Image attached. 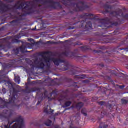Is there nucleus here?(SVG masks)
I'll list each match as a JSON object with an SVG mask.
<instances>
[{
	"mask_svg": "<svg viewBox=\"0 0 128 128\" xmlns=\"http://www.w3.org/2000/svg\"><path fill=\"white\" fill-rule=\"evenodd\" d=\"M58 2H54V0H32L30 2H18L13 7L15 10H22V12L26 14H34V10L44 8H54V10H62L64 8H68L73 12H80L86 8L84 2H78L76 0H57Z\"/></svg>",
	"mask_w": 128,
	"mask_h": 128,
	"instance_id": "nucleus-1",
	"label": "nucleus"
},
{
	"mask_svg": "<svg viewBox=\"0 0 128 128\" xmlns=\"http://www.w3.org/2000/svg\"><path fill=\"white\" fill-rule=\"evenodd\" d=\"M70 54H72V53L70 52H65L62 54L59 53L56 55L58 58H52V52H41L40 56L42 58L34 60L32 64H31V66L32 68H36L41 70L46 69V70L50 72V64L53 62L54 64L57 66H60V64H65L64 70H68L70 68V64L68 62L62 60V58H64V56H68Z\"/></svg>",
	"mask_w": 128,
	"mask_h": 128,
	"instance_id": "nucleus-2",
	"label": "nucleus"
},
{
	"mask_svg": "<svg viewBox=\"0 0 128 128\" xmlns=\"http://www.w3.org/2000/svg\"><path fill=\"white\" fill-rule=\"evenodd\" d=\"M58 95L55 93L54 91H53L52 93H50L48 94V92L47 91H46L44 94H42V98H45L50 100V98L52 97V100H55L56 98Z\"/></svg>",
	"mask_w": 128,
	"mask_h": 128,
	"instance_id": "nucleus-3",
	"label": "nucleus"
},
{
	"mask_svg": "<svg viewBox=\"0 0 128 128\" xmlns=\"http://www.w3.org/2000/svg\"><path fill=\"white\" fill-rule=\"evenodd\" d=\"M26 46L24 45H22L20 48L14 50H13V52L14 54H16V56H17L18 54H20V52L22 54H24V52H26Z\"/></svg>",
	"mask_w": 128,
	"mask_h": 128,
	"instance_id": "nucleus-4",
	"label": "nucleus"
},
{
	"mask_svg": "<svg viewBox=\"0 0 128 128\" xmlns=\"http://www.w3.org/2000/svg\"><path fill=\"white\" fill-rule=\"evenodd\" d=\"M20 38V35L19 34L14 36V38L12 36L8 37V40H9L10 44H16L18 42V40H19Z\"/></svg>",
	"mask_w": 128,
	"mask_h": 128,
	"instance_id": "nucleus-5",
	"label": "nucleus"
},
{
	"mask_svg": "<svg viewBox=\"0 0 128 128\" xmlns=\"http://www.w3.org/2000/svg\"><path fill=\"white\" fill-rule=\"evenodd\" d=\"M110 15L114 16V18H118V16H122V10H118V12H112L110 13Z\"/></svg>",
	"mask_w": 128,
	"mask_h": 128,
	"instance_id": "nucleus-6",
	"label": "nucleus"
},
{
	"mask_svg": "<svg viewBox=\"0 0 128 128\" xmlns=\"http://www.w3.org/2000/svg\"><path fill=\"white\" fill-rule=\"evenodd\" d=\"M8 10H10V8H8V6H4V7L0 6V14H4V12H8Z\"/></svg>",
	"mask_w": 128,
	"mask_h": 128,
	"instance_id": "nucleus-7",
	"label": "nucleus"
},
{
	"mask_svg": "<svg viewBox=\"0 0 128 128\" xmlns=\"http://www.w3.org/2000/svg\"><path fill=\"white\" fill-rule=\"evenodd\" d=\"M20 20H14L10 23V26H20Z\"/></svg>",
	"mask_w": 128,
	"mask_h": 128,
	"instance_id": "nucleus-8",
	"label": "nucleus"
},
{
	"mask_svg": "<svg viewBox=\"0 0 128 128\" xmlns=\"http://www.w3.org/2000/svg\"><path fill=\"white\" fill-rule=\"evenodd\" d=\"M44 112L45 114H52L54 112V110H48V108H44Z\"/></svg>",
	"mask_w": 128,
	"mask_h": 128,
	"instance_id": "nucleus-9",
	"label": "nucleus"
},
{
	"mask_svg": "<svg viewBox=\"0 0 128 128\" xmlns=\"http://www.w3.org/2000/svg\"><path fill=\"white\" fill-rule=\"evenodd\" d=\"M16 96H13V97L12 98L10 99V100L9 101V104H14V102H16Z\"/></svg>",
	"mask_w": 128,
	"mask_h": 128,
	"instance_id": "nucleus-10",
	"label": "nucleus"
},
{
	"mask_svg": "<svg viewBox=\"0 0 128 128\" xmlns=\"http://www.w3.org/2000/svg\"><path fill=\"white\" fill-rule=\"evenodd\" d=\"M92 22H88L86 23V25L85 26V28L86 30H92Z\"/></svg>",
	"mask_w": 128,
	"mask_h": 128,
	"instance_id": "nucleus-11",
	"label": "nucleus"
},
{
	"mask_svg": "<svg viewBox=\"0 0 128 128\" xmlns=\"http://www.w3.org/2000/svg\"><path fill=\"white\" fill-rule=\"evenodd\" d=\"M14 80L15 82H16V84H20V78L18 76H15Z\"/></svg>",
	"mask_w": 128,
	"mask_h": 128,
	"instance_id": "nucleus-12",
	"label": "nucleus"
},
{
	"mask_svg": "<svg viewBox=\"0 0 128 128\" xmlns=\"http://www.w3.org/2000/svg\"><path fill=\"white\" fill-rule=\"evenodd\" d=\"M88 16H90V14H84L81 16V18L88 19Z\"/></svg>",
	"mask_w": 128,
	"mask_h": 128,
	"instance_id": "nucleus-13",
	"label": "nucleus"
},
{
	"mask_svg": "<svg viewBox=\"0 0 128 128\" xmlns=\"http://www.w3.org/2000/svg\"><path fill=\"white\" fill-rule=\"evenodd\" d=\"M82 106H84V103L82 102L78 103L76 105V108H78V110H80V108H82Z\"/></svg>",
	"mask_w": 128,
	"mask_h": 128,
	"instance_id": "nucleus-14",
	"label": "nucleus"
},
{
	"mask_svg": "<svg viewBox=\"0 0 128 128\" xmlns=\"http://www.w3.org/2000/svg\"><path fill=\"white\" fill-rule=\"evenodd\" d=\"M28 90H30L28 92L30 93V92H38V88H31L28 89Z\"/></svg>",
	"mask_w": 128,
	"mask_h": 128,
	"instance_id": "nucleus-15",
	"label": "nucleus"
},
{
	"mask_svg": "<svg viewBox=\"0 0 128 128\" xmlns=\"http://www.w3.org/2000/svg\"><path fill=\"white\" fill-rule=\"evenodd\" d=\"M46 126H52V121L50 120H48L46 122H45Z\"/></svg>",
	"mask_w": 128,
	"mask_h": 128,
	"instance_id": "nucleus-16",
	"label": "nucleus"
},
{
	"mask_svg": "<svg viewBox=\"0 0 128 128\" xmlns=\"http://www.w3.org/2000/svg\"><path fill=\"white\" fill-rule=\"evenodd\" d=\"M109 4V2L107 3L105 6V8H108V10H112V6H110V5Z\"/></svg>",
	"mask_w": 128,
	"mask_h": 128,
	"instance_id": "nucleus-17",
	"label": "nucleus"
},
{
	"mask_svg": "<svg viewBox=\"0 0 128 128\" xmlns=\"http://www.w3.org/2000/svg\"><path fill=\"white\" fill-rule=\"evenodd\" d=\"M72 104V102L68 101L65 103L64 108H68V106H70Z\"/></svg>",
	"mask_w": 128,
	"mask_h": 128,
	"instance_id": "nucleus-18",
	"label": "nucleus"
},
{
	"mask_svg": "<svg viewBox=\"0 0 128 128\" xmlns=\"http://www.w3.org/2000/svg\"><path fill=\"white\" fill-rule=\"evenodd\" d=\"M82 113L84 114V116H88L86 114V108H83L82 109Z\"/></svg>",
	"mask_w": 128,
	"mask_h": 128,
	"instance_id": "nucleus-19",
	"label": "nucleus"
},
{
	"mask_svg": "<svg viewBox=\"0 0 128 128\" xmlns=\"http://www.w3.org/2000/svg\"><path fill=\"white\" fill-rule=\"evenodd\" d=\"M122 104H128V101L124 99H122Z\"/></svg>",
	"mask_w": 128,
	"mask_h": 128,
	"instance_id": "nucleus-20",
	"label": "nucleus"
},
{
	"mask_svg": "<svg viewBox=\"0 0 128 128\" xmlns=\"http://www.w3.org/2000/svg\"><path fill=\"white\" fill-rule=\"evenodd\" d=\"M99 104H100V106H104V102H99Z\"/></svg>",
	"mask_w": 128,
	"mask_h": 128,
	"instance_id": "nucleus-21",
	"label": "nucleus"
},
{
	"mask_svg": "<svg viewBox=\"0 0 128 128\" xmlns=\"http://www.w3.org/2000/svg\"><path fill=\"white\" fill-rule=\"evenodd\" d=\"M2 92L4 94H6V89H3Z\"/></svg>",
	"mask_w": 128,
	"mask_h": 128,
	"instance_id": "nucleus-22",
	"label": "nucleus"
},
{
	"mask_svg": "<svg viewBox=\"0 0 128 128\" xmlns=\"http://www.w3.org/2000/svg\"><path fill=\"white\" fill-rule=\"evenodd\" d=\"M85 22L83 21L82 22H81V24H82L81 26H80L79 28H82L84 26V24Z\"/></svg>",
	"mask_w": 128,
	"mask_h": 128,
	"instance_id": "nucleus-23",
	"label": "nucleus"
},
{
	"mask_svg": "<svg viewBox=\"0 0 128 128\" xmlns=\"http://www.w3.org/2000/svg\"><path fill=\"white\" fill-rule=\"evenodd\" d=\"M74 22H75L76 24H78V22H76V18H75L74 20Z\"/></svg>",
	"mask_w": 128,
	"mask_h": 128,
	"instance_id": "nucleus-24",
	"label": "nucleus"
},
{
	"mask_svg": "<svg viewBox=\"0 0 128 128\" xmlns=\"http://www.w3.org/2000/svg\"><path fill=\"white\" fill-rule=\"evenodd\" d=\"M120 88L121 90H123V88H124V86H120Z\"/></svg>",
	"mask_w": 128,
	"mask_h": 128,
	"instance_id": "nucleus-25",
	"label": "nucleus"
},
{
	"mask_svg": "<svg viewBox=\"0 0 128 128\" xmlns=\"http://www.w3.org/2000/svg\"><path fill=\"white\" fill-rule=\"evenodd\" d=\"M54 128H60L59 126L56 125V126H54Z\"/></svg>",
	"mask_w": 128,
	"mask_h": 128,
	"instance_id": "nucleus-26",
	"label": "nucleus"
},
{
	"mask_svg": "<svg viewBox=\"0 0 128 128\" xmlns=\"http://www.w3.org/2000/svg\"><path fill=\"white\" fill-rule=\"evenodd\" d=\"M10 2H12L14 0H8Z\"/></svg>",
	"mask_w": 128,
	"mask_h": 128,
	"instance_id": "nucleus-27",
	"label": "nucleus"
},
{
	"mask_svg": "<svg viewBox=\"0 0 128 128\" xmlns=\"http://www.w3.org/2000/svg\"><path fill=\"white\" fill-rule=\"evenodd\" d=\"M0 108H4V106H0Z\"/></svg>",
	"mask_w": 128,
	"mask_h": 128,
	"instance_id": "nucleus-28",
	"label": "nucleus"
},
{
	"mask_svg": "<svg viewBox=\"0 0 128 128\" xmlns=\"http://www.w3.org/2000/svg\"><path fill=\"white\" fill-rule=\"evenodd\" d=\"M40 104V100H38V103L37 104V106H38V104Z\"/></svg>",
	"mask_w": 128,
	"mask_h": 128,
	"instance_id": "nucleus-29",
	"label": "nucleus"
},
{
	"mask_svg": "<svg viewBox=\"0 0 128 128\" xmlns=\"http://www.w3.org/2000/svg\"><path fill=\"white\" fill-rule=\"evenodd\" d=\"M74 28H69V30H74Z\"/></svg>",
	"mask_w": 128,
	"mask_h": 128,
	"instance_id": "nucleus-30",
	"label": "nucleus"
},
{
	"mask_svg": "<svg viewBox=\"0 0 128 128\" xmlns=\"http://www.w3.org/2000/svg\"><path fill=\"white\" fill-rule=\"evenodd\" d=\"M58 113H56V114H55V116H58Z\"/></svg>",
	"mask_w": 128,
	"mask_h": 128,
	"instance_id": "nucleus-31",
	"label": "nucleus"
},
{
	"mask_svg": "<svg viewBox=\"0 0 128 128\" xmlns=\"http://www.w3.org/2000/svg\"><path fill=\"white\" fill-rule=\"evenodd\" d=\"M102 114H104V116H106V114H104V112H102Z\"/></svg>",
	"mask_w": 128,
	"mask_h": 128,
	"instance_id": "nucleus-32",
	"label": "nucleus"
},
{
	"mask_svg": "<svg viewBox=\"0 0 128 128\" xmlns=\"http://www.w3.org/2000/svg\"><path fill=\"white\" fill-rule=\"evenodd\" d=\"M68 14H73V12H69Z\"/></svg>",
	"mask_w": 128,
	"mask_h": 128,
	"instance_id": "nucleus-33",
	"label": "nucleus"
},
{
	"mask_svg": "<svg viewBox=\"0 0 128 128\" xmlns=\"http://www.w3.org/2000/svg\"><path fill=\"white\" fill-rule=\"evenodd\" d=\"M74 24H72V26H74Z\"/></svg>",
	"mask_w": 128,
	"mask_h": 128,
	"instance_id": "nucleus-34",
	"label": "nucleus"
},
{
	"mask_svg": "<svg viewBox=\"0 0 128 128\" xmlns=\"http://www.w3.org/2000/svg\"><path fill=\"white\" fill-rule=\"evenodd\" d=\"M10 86H12V83H10Z\"/></svg>",
	"mask_w": 128,
	"mask_h": 128,
	"instance_id": "nucleus-35",
	"label": "nucleus"
},
{
	"mask_svg": "<svg viewBox=\"0 0 128 128\" xmlns=\"http://www.w3.org/2000/svg\"><path fill=\"white\" fill-rule=\"evenodd\" d=\"M126 16L128 18V14L126 15Z\"/></svg>",
	"mask_w": 128,
	"mask_h": 128,
	"instance_id": "nucleus-36",
	"label": "nucleus"
},
{
	"mask_svg": "<svg viewBox=\"0 0 128 128\" xmlns=\"http://www.w3.org/2000/svg\"><path fill=\"white\" fill-rule=\"evenodd\" d=\"M3 102H4V104H6V102H4V101H3Z\"/></svg>",
	"mask_w": 128,
	"mask_h": 128,
	"instance_id": "nucleus-37",
	"label": "nucleus"
},
{
	"mask_svg": "<svg viewBox=\"0 0 128 128\" xmlns=\"http://www.w3.org/2000/svg\"><path fill=\"white\" fill-rule=\"evenodd\" d=\"M116 26H118V22L116 23Z\"/></svg>",
	"mask_w": 128,
	"mask_h": 128,
	"instance_id": "nucleus-38",
	"label": "nucleus"
},
{
	"mask_svg": "<svg viewBox=\"0 0 128 128\" xmlns=\"http://www.w3.org/2000/svg\"><path fill=\"white\" fill-rule=\"evenodd\" d=\"M99 128H102V126H100Z\"/></svg>",
	"mask_w": 128,
	"mask_h": 128,
	"instance_id": "nucleus-39",
	"label": "nucleus"
},
{
	"mask_svg": "<svg viewBox=\"0 0 128 128\" xmlns=\"http://www.w3.org/2000/svg\"><path fill=\"white\" fill-rule=\"evenodd\" d=\"M8 124H10V122L8 123Z\"/></svg>",
	"mask_w": 128,
	"mask_h": 128,
	"instance_id": "nucleus-40",
	"label": "nucleus"
},
{
	"mask_svg": "<svg viewBox=\"0 0 128 128\" xmlns=\"http://www.w3.org/2000/svg\"><path fill=\"white\" fill-rule=\"evenodd\" d=\"M50 42H48V44H50Z\"/></svg>",
	"mask_w": 128,
	"mask_h": 128,
	"instance_id": "nucleus-41",
	"label": "nucleus"
},
{
	"mask_svg": "<svg viewBox=\"0 0 128 128\" xmlns=\"http://www.w3.org/2000/svg\"><path fill=\"white\" fill-rule=\"evenodd\" d=\"M74 54H72V56H74Z\"/></svg>",
	"mask_w": 128,
	"mask_h": 128,
	"instance_id": "nucleus-42",
	"label": "nucleus"
},
{
	"mask_svg": "<svg viewBox=\"0 0 128 128\" xmlns=\"http://www.w3.org/2000/svg\"><path fill=\"white\" fill-rule=\"evenodd\" d=\"M37 94H39V93H38H38H37Z\"/></svg>",
	"mask_w": 128,
	"mask_h": 128,
	"instance_id": "nucleus-43",
	"label": "nucleus"
},
{
	"mask_svg": "<svg viewBox=\"0 0 128 128\" xmlns=\"http://www.w3.org/2000/svg\"><path fill=\"white\" fill-rule=\"evenodd\" d=\"M14 124V122H12L10 124Z\"/></svg>",
	"mask_w": 128,
	"mask_h": 128,
	"instance_id": "nucleus-44",
	"label": "nucleus"
},
{
	"mask_svg": "<svg viewBox=\"0 0 128 128\" xmlns=\"http://www.w3.org/2000/svg\"><path fill=\"white\" fill-rule=\"evenodd\" d=\"M108 12V11H107V12Z\"/></svg>",
	"mask_w": 128,
	"mask_h": 128,
	"instance_id": "nucleus-45",
	"label": "nucleus"
},
{
	"mask_svg": "<svg viewBox=\"0 0 128 128\" xmlns=\"http://www.w3.org/2000/svg\"><path fill=\"white\" fill-rule=\"evenodd\" d=\"M102 66H104V65H102Z\"/></svg>",
	"mask_w": 128,
	"mask_h": 128,
	"instance_id": "nucleus-46",
	"label": "nucleus"
}]
</instances>
